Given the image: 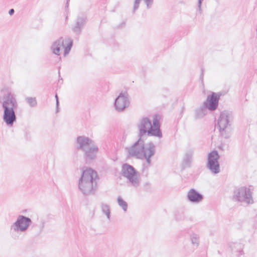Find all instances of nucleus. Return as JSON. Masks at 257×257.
I'll list each match as a JSON object with an SVG mask.
<instances>
[{"mask_svg":"<svg viewBox=\"0 0 257 257\" xmlns=\"http://www.w3.org/2000/svg\"><path fill=\"white\" fill-rule=\"evenodd\" d=\"M141 0H135L134 2V7L133 9V13H135V12L138 9L139 5Z\"/></svg>","mask_w":257,"mask_h":257,"instance_id":"b1692460","label":"nucleus"},{"mask_svg":"<svg viewBox=\"0 0 257 257\" xmlns=\"http://www.w3.org/2000/svg\"><path fill=\"white\" fill-rule=\"evenodd\" d=\"M232 120L231 112L224 110L220 113L218 119V126L220 135L225 139H228L231 136Z\"/></svg>","mask_w":257,"mask_h":257,"instance_id":"39448f33","label":"nucleus"},{"mask_svg":"<svg viewBox=\"0 0 257 257\" xmlns=\"http://www.w3.org/2000/svg\"><path fill=\"white\" fill-rule=\"evenodd\" d=\"M87 21L86 16L84 15L79 16L75 20L74 26L72 30L73 32L77 35H79L81 33L82 30L85 26Z\"/></svg>","mask_w":257,"mask_h":257,"instance_id":"4468645a","label":"nucleus"},{"mask_svg":"<svg viewBox=\"0 0 257 257\" xmlns=\"http://www.w3.org/2000/svg\"><path fill=\"white\" fill-rule=\"evenodd\" d=\"M32 223V220L29 217L19 215L16 220L10 226V234L13 238L16 239L18 237V234L25 232L28 230Z\"/></svg>","mask_w":257,"mask_h":257,"instance_id":"423d86ee","label":"nucleus"},{"mask_svg":"<svg viewBox=\"0 0 257 257\" xmlns=\"http://www.w3.org/2000/svg\"><path fill=\"white\" fill-rule=\"evenodd\" d=\"M155 145L152 142L144 144L142 138L136 142L132 146L126 148L130 156L139 159H146L147 163L150 165L151 163V158L155 154Z\"/></svg>","mask_w":257,"mask_h":257,"instance_id":"f03ea898","label":"nucleus"},{"mask_svg":"<svg viewBox=\"0 0 257 257\" xmlns=\"http://www.w3.org/2000/svg\"><path fill=\"white\" fill-rule=\"evenodd\" d=\"M94 142L85 136H79L75 142V147L77 150L84 152L91 146Z\"/></svg>","mask_w":257,"mask_h":257,"instance_id":"ddd939ff","label":"nucleus"},{"mask_svg":"<svg viewBox=\"0 0 257 257\" xmlns=\"http://www.w3.org/2000/svg\"><path fill=\"white\" fill-rule=\"evenodd\" d=\"M148 9H150L153 4L154 0H144Z\"/></svg>","mask_w":257,"mask_h":257,"instance_id":"393cba45","label":"nucleus"},{"mask_svg":"<svg viewBox=\"0 0 257 257\" xmlns=\"http://www.w3.org/2000/svg\"><path fill=\"white\" fill-rule=\"evenodd\" d=\"M203 0H198V8L197 11L199 12L200 14L202 13V9H201V4Z\"/></svg>","mask_w":257,"mask_h":257,"instance_id":"a878e982","label":"nucleus"},{"mask_svg":"<svg viewBox=\"0 0 257 257\" xmlns=\"http://www.w3.org/2000/svg\"><path fill=\"white\" fill-rule=\"evenodd\" d=\"M128 96L127 92H121L115 98L114 105L117 111H122L129 106L130 101Z\"/></svg>","mask_w":257,"mask_h":257,"instance_id":"9b49d317","label":"nucleus"},{"mask_svg":"<svg viewBox=\"0 0 257 257\" xmlns=\"http://www.w3.org/2000/svg\"><path fill=\"white\" fill-rule=\"evenodd\" d=\"M55 98H56V100H58V95L57 94H56L55 95Z\"/></svg>","mask_w":257,"mask_h":257,"instance_id":"2f4dec72","label":"nucleus"},{"mask_svg":"<svg viewBox=\"0 0 257 257\" xmlns=\"http://www.w3.org/2000/svg\"><path fill=\"white\" fill-rule=\"evenodd\" d=\"M190 238L192 244L196 246V247H197L199 245V236L198 234L195 233H193L190 234Z\"/></svg>","mask_w":257,"mask_h":257,"instance_id":"412c9836","label":"nucleus"},{"mask_svg":"<svg viewBox=\"0 0 257 257\" xmlns=\"http://www.w3.org/2000/svg\"><path fill=\"white\" fill-rule=\"evenodd\" d=\"M219 159V155L216 151L211 152L208 155L207 167L212 173L216 174L220 172Z\"/></svg>","mask_w":257,"mask_h":257,"instance_id":"9d476101","label":"nucleus"},{"mask_svg":"<svg viewBox=\"0 0 257 257\" xmlns=\"http://www.w3.org/2000/svg\"><path fill=\"white\" fill-rule=\"evenodd\" d=\"M0 104L4 110L3 120L8 126L12 127L17 120L15 109L17 108L18 104L15 95L8 89H2Z\"/></svg>","mask_w":257,"mask_h":257,"instance_id":"f257e3e1","label":"nucleus"},{"mask_svg":"<svg viewBox=\"0 0 257 257\" xmlns=\"http://www.w3.org/2000/svg\"><path fill=\"white\" fill-rule=\"evenodd\" d=\"M122 175L127 178L131 186L134 188H138L141 183L138 172L133 166L125 164L123 165L121 170Z\"/></svg>","mask_w":257,"mask_h":257,"instance_id":"6e6552de","label":"nucleus"},{"mask_svg":"<svg viewBox=\"0 0 257 257\" xmlns=\"http://www.w3.org/2000/svg\"><path fill=\"white\" fill-rule=\"evenodd\" d=\"M15 11L13 9H11L9 11V14L10 15L12 16L14 14Z\"/></svg>","mask_w":257,"mask_h":257,"instance_id":"cd10ccee","label":"nucleus"},{"mask_svg":"<svg viewBox=\"0 0 257 257\" xmlns=\"http://www.w3.org/2000/svg\"><path fill=\"white\" fill-rule=\"evenodd\" d=\"M45 226V222L43 221L41 224V229H43Z\"/></svg>","mask_w":257,"mask_h":257,"instance_id":"c756f323","label":"nucleus"},{"mask_svg":"<svg viewBox=\"0 0 257 257\" xmlns=\"http://www.w3.org/2000/svg\"><path fill=\"white\" fill-rule=\"evenodd\" d=\"M194 151L192 150H188L183 158V165L185 167H189L192 161Z\"/></svg>","mask_w":257,"mask_h":257,"instance_id":"a211bd4d","label":"nucleus"},{"mask_svg":"<svg viewBox=\"0 0 257 257\" xmlns=\"http://www.w3.org/2000/svg\"><path fill=\"white\" fill-rule=\"evenodd\" d=\"M117 201L118 205L122 209V210L126 212L127 209V203L124 201L120 196H118L117 198Z\"/></svg>","mask_w":257,"mask_h":257,"instance_id":"4be33fe9","label":"nucleus"},{"mask_svg":"<svg viewBox=\"0 0 257 257\" xmlns=\"http://www.w3.org/2000/svg\"><path fill=\"white\" fill-rule=\"evenodd\" d=\"M232 200L240 203L242 205H247L253 203L252 193L249 188L245 187H241L235 190Z\"/></svg>","mask_w":257,"mask_h":257,"instance_id":"0eeeda50","label":"nucleus"},{"mask_svg":"<svg viewBox=\"0 0 257 257\" xmlns=\"http://www.w3.org/2000/svg\"><path fill=\"white\" fill-rule=\"evenodd\" d=\"M187 199L191 203H198L203 199V195L194 189H191L187 193Z\"/></svg>","mask_w":257,"mask_h":257,"instance_id":"2eb2a0df","label":"nucleus"},{"mask_svg":"<svg viewBox=\"0 0 257 257\" xmlns=\"http://www.w3.org/2000/svg\"><path fill=\"white\" fill-rule=\"evenodd\" d=\"M201 71H203V70H201ZM202 74H203V72H202Z\"/></svg>","mask_w":257,"mask_h":257,"instance_id":"473e14b6","label":"nucleus"},{"mask_svg":"<svg viewBox=\"0 0 257 257\" xmlns=\"http://www.w3.org/2000/svg\"><path fill=\"white\" fill-rule=\"evenodd\" d=\"M98 151V147L93 143L83 152L86 160H93L96 158Z\"/></svg>","mask_w":257,"mask_h":257,"instance_id":"dca6fc26","label":"nucleus"},{"mask_svg":"<svg viewBox=\"0 0 257 257\" xmlns=\"http://www.w3.org/2000/svg\"><path fill=\"white\" fill-rule=\"evenodd\" d=\"M69 0H67V2L66 3V6H65V8L66 9H67L68 8V6H69Z\"/></svg>","mask_w":257,"mask_h":257,"instance_id":"c85d7f7f","label":"nucleus"},{"mask_svg":"<svg viewBox=\"0 0 257 257\" xmlns=\"http://www.w3.org/2000/svg\"><path fill=\"white\" fill-rule=\"evenodd\" d=\"M101 209L103 214L105 215L108 220L110 219V209L109 206L105 203H102L100 205Z\"/></svg>","mask_w":257,"mask_h":257,"instance_id":"aec40b11","label":"nucleus"},{"mask_svg":"<svg viewBox=\"0 0 257 257\" xmlns=\"http://www.w3.org/2000/svg\"><path fill=\"white\" fill-rule=\"evenodd\" d=\"M208 109L202 104L199 108L195 110V118H201L207 113Z\"/></svg>","mask_w":257,"mask_h":257,"instance_id":"6ab92c4d","label":"nucleus"},{"mask_svg":"<svg viewBox=\"0 0 257 257\" xmlns=\"http://www.w3.org/2000/svg\"><path fill=\"white\" fill-rule=\"evenodd\" d=\"M97 174L90 168H86L82 172L78 182L79 190L85 195L94 194L97 187Z\"/></svg>","mask_w":257,"mask_h":257,"instance_id":"20e7f679","label":"nucleus"},{"mask_svg":"<svg viewBox=\"0 0 257 257\" xmlns=\"http://www.w3.org/2000/svg\"><path fill=\"white\" fill-rule=\"evenodd\" d=\"M26 100L31 107H35L37 104L35 97H28L26 98Z\"/></svg>","mask_w":257,"mask_h":257,"instance_id":"5701e85b","label":"nucleus"},{"mask_svg":"<svg viewBox=\"0 0 257 257\" xmlns=\"http://www.w3.org/2000/svg\"><path fill=\"white\" fill-rule=\"evenodd\" d=\"M137 127L140 138H142L147 134L148 136H154L159 138L162 137V133L160 129V118L157 115L154 116L153 123L148 117L142 118L137 124Z\"/></svg>","mask_w":257,"mask_h":257,"instance_id":"7ed1b4c3","label":"nucleus"},{"mask_svg":"<svg viewBox=\"0 0 257 257\" xmlns=\"http://www.w3.org/2000/svg\"><path fill=\"white\" fill-rule=\"evenodd\" d=\"M72 45L73 41L70 38L64 40L62 37H60L53 43L51 50L54 54L59 55L61 48L63 47L64 48V55L66 56L69 53Z\"/></svg>","mask_w":257,"mask_h":257,"instance_id":"1a4fd4ad","label":"nucleus"},{"mask_svg":"<svg viewBox=\"0 0 257 257\" xmlns=\"http://www.w3.org/2000/svg\"><path fill=\"white\" fill-rule=\"evenodd\" d=\"M58 106H59V101L57 100L56 101L57 112H58Z\"/></svg>","mask_w":257,"mask_h":257,"instance_id":"7c9ffc66","label":"nucleus"},{"mask_svg":"<svg viewBox=\"0 0 257 257\" xmlns=\"http://www.w3.org/2000/svg\"><path fill=\"white\" fill-rule=\"evenodd\" d=\"M229 246L232 253L238 257H241V255H243L244 245L242 243L238 242H231Z\"/></svg>","mask_w":257,"mask_h":257,"instance_id":"f3484780","label":"nucleus"},{"mask_svg":"<svg viewBox=\"0 0 257 257\" xmlns=\"http://www.w3.org/2000/svg\"><path fill=\"white\" fill-rule=\"evenodd\" d=\"M220 95L216 93L212 92L207 96L206 101L203 104L210 111L215 110L218 105Z\"/></svg>","mask_w":257,"mask_h":257,"instance_id":"f8f14e48","label":"nucleus"},{"mask_svg":"<svg viewBox=\"0 0 257 257\" xmlns=\"http://www.w3.org/2000/svg\"><path fill=\"white\" fill-rule=\"evenodd\" d=\"M144 186L146 189H149L150 188V183L149 182H146L144 183Z\"/></svg>","mask_w":257,"mask_h":257,"instance_id":"bb28decb","label":"nucleus"}]
</instances>
